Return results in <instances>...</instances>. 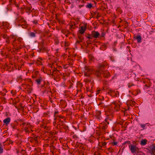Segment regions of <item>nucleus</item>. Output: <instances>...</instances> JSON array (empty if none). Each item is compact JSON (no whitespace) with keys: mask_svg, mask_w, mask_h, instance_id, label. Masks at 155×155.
<instances>
[{"mask_svg":"<svg viewBox=\"0 0 155 155\" xmlns=\"http://www.w3.org/2000/svg\"><path fill=\"white\" fill-rule=\"evenodd\" d=\"M3 37L4 38L7 39L6 40V42L7 43H9L10 41L12 40V38H14V36H11L10 37H8L6 35L4 34L3 35Z\"/></svg>","mask_w":155,"mask_h":155,"instance_id":"12","label":"nucleus"},{"mask_svg":"<svg viewBox=\"0 0 155 155\" xmlns=\"http://www.w3.org/2000/svg\"><path fill=\"white\" fill-rule=\"evenodd\" d=\"M83 5H79V7L80 8H81L82 7H83Z\"/></svg>","mask_w":155,"mask_h":155,"instance_id":"45","label":"nucleus"},{"mask_svg":"<svg viewBox=\"0 0 155 155\" xmlns=\"http://www.w3.org/2000/svg\"><path fill=\"white\" fill-rule=\"evenodd\" d=\"M7 9L8 10H11L12 9L11 8H8V7H7Z\"/></svg>","mask_w":155,"mask_h":155,"instance_id":"43","label":"nucleus"},{"mask_svg":"<svg viewBox=\"0 0 155 155\" xmlns=\"http://www.w3.org/2000/svg\"><path fill=\"white\" fill-rule=\"evenodd\" d=\"M86 7L88 8H91L92 7V5L91 3H89L86 5Z\"/></svg>","mask_w":155,"mask_h":155,"instance_id":"25","label":"nucleus"},{"mask_svg":"<svg viewBox=\"0 0 155 155\" xmlns=\"http://www.w3.org/2000/svg\"><path fill=\"white\" fill-rule=\"evenodd\" d=\"M35 141H36V143H38V140H35Z\"/></svg>","mask_w":155,"mask_h":155,"instance_id":"52","label":"nucleus"},{"mask_svg":"<svg viewBox=\"0 0 155 155\" xmlns=\"http://www.w3.org/2000/svg\"><path fill=\"white\" fill-rule=\"evenodd\" d=\"M58 0L59 1H61V0Z\"/></svg>","mask_w":155,"mask_h":155,"instance_id":"55","label":"nucleus"},{"mask_svg":"<svg viewBox=\"0 0 155 155\" xmlns=\"http://www.w3.org/2000/svg\"><path fill=\"white\" fill-rule=\"evenodd\" d=\"M16 22L18 24L19 26H21L23 28H26L27 26V22L25 19L21 16H19L16 19Z\"/></svg>","mask_w":155,"mask_h":155,"instance_id":"3","label":"nucleus"},{"mask_svg":"<svg viewBox=\"0 0 155 155\" xmlns=\"http://www.w3.org/2000/svg\"><path fill=\"white\" fill-rule=\"evenodd\" d=\"M136 39L137 40V42L140 43L141 42V37L140 35L137 36L136 37Z\"/></svg>","mask_w":155,"mask_h":155,"instance_id":"19","label":"nucleus"},{"mask_svg":"<svg viewBox=\"0 0 155 155\" xmlns=\"http://www.w3.org/2000/svg\"><path fill=\"white\" fill-rule=\"evenodd\" d=\"M100 127L103 130L106 129L107 127V125L106 123H103L101 124L100 125Z\"/></svg>","mask_w":155,"mask_h":155,"instance_id":"14","label":"nucleus"},{"mask_svg":"<svg viewBox=\"0 0 155 155\" xmlns=\"http://www.w3.org/2000/svg\"><path fill=\"white\" fill-rule=\"evenodd\" d=\"M29 35L31 37H35V34L33 32H31L29 33Z\"/></svg>","mask_w":155,"mask_h":155,"instance_id":"24","label":"nucleus"},{"mask_svg":"<svg viewBox=\"0 0 155 155\" xmlns=\"http://www.w3.org/2000/svg\"><path fill=\"white\" fill-rule=\"evenodd\" d=\"M101 91V90H98L96 93V94H99L100 93Z\"/></svg>","mask_w":155,"mask_h":155,"instance_id":"36","label":"nucleus"},{"mask_svg":"<svg viewBox=\"0 0 155 155\" xmlns=\"http://www.w3.org/2000/svg\"><path fill=\"white\" fill-rule=\"evenodd\" d=\"M111 143L114 145H116L117 144V142L114 141L112 142Z\"/></svg>","mask_w":155,"mask_h":155,"instance_id":"32","label":"nucleus"},{"mask_svg":"<svg viewBox=\"0 0 155 155\" xmlns=\"http://www.w3.org/2000/svg\"><path fill=\"white\" fill-rule=\"evenodd\" d=\"M150 152L152 155H155V147H153L151 148Z\"/></svg>","mask_w":155,"mask_h":155,"instance_id":"17","label":"nucleus"},{"mask_svg":"<svg viewBox=\"0 0 155 155\" xmlns=\"http://www.w3.org/2000/svg\"><path fill=\"white\" fill-rule=\"evenodd\" d=\"M108 93L111 96L114 97H116L118 95V92L112 90H109Z\"/></svg>","mask_w":155,"mask_h":155,"instance_id":"9","label":"nucleus"},{"mask_svg":"<svg viewBox=\"0 0 155 155\" xmlns=\"http://www.w3.org/2000/svg\"><path fill=\"white\" fill-rule=\"evenodd\" d=\"M110 59L112 61H114V60H113L112 59V58L111 57H110Z\"/></svg>","mask_w":155,"mask_h":155,"instance_id":"49","label":"nucleus"},{"mask_svg":"<svg viewBox=\"0 0 155 155\" xmlns=\"http://www.w3.org/2000/svg\"><path fill=\"white\" fill-rule=\"evenodd\" d=\"M101 112L100 111L97 110L96 111V118L99 120L100 119Z\"/></svg>","mask_w":155,"mask_h":155,"instance_id":"16","label":"nucleus"},{"mask_svg":"<svg viewBox=\"0 0 155 155\" xmlns=\"http://www.w3.org/2000/svg\"><path fill=\"white\" fill-rule=\"evenodd\" d=\"M101 98H100V99L101 100H104V97H103L102 96L101 97Z\"/></svg>","mask_w":155,"mask_h":155,"instance_id":"41","label":"nucleus"},{"mask_svg":"<svg viewBox=\"0 0 155 155\" xmlns=\"http://www.w3.org/2000/svg\"><path fill=\"white\" fill-rule=\"evenodd\" d=\"M12 40L13 46L14 47H16L17 49L22 48L24 46L22 39L21 37L14 36V38H12Z\"/></svg>","mask_w":155,"mask_h":155,"instance_id":"1","label":"nucleus"},{"mask_svg":"<svg viewBox=\"0 0 155 155\" xmlns=\"http://www.w3.org/2000/svg\"><path fill=\"white\" fill-rule=\"evenodd\" d=\"M21 10H23V9L21 8L20 9V11H21Z\"/></svg>","mask_w":155,"mask_h":155,"instance_id":"51","label":"nucleus"},{"mask_svg":"<svg viewBox=\"0 0 155 155\" xmlns=\"http://www.w3.org/2000/svg\"><path fill=\"white\" fill-rule=\"evenodd\" d=\"M33 22L34 23V24H36L38 23V21H37L36 20H34L33 21Z\"/></svg>","mask_w":155,"mask_h":155,"instance_id":"40","label":"nucleus"},{"mask_svg":"<svg viewBox=\"0 0 155 155\" xmlns=\"http://www.w3.org/2000/svg\"><path fill=\"white\" fill-rule=\"evenodd\" d=\"M84 75L86 76H89L92 72L93 69L89 66L85 67Z\"/></svg>","mask_w":155,"mask_h":155,"instance_id":"5","label":"nucleus"},{"mask_svg":"<svg viewBox=\"0 0 155 155\" xmlns=\"http://www.w3.org/2000/svg\"><path fill=\"white\" fill-rule=\"evenodd\" d=\"M129 147L130 150L133 153H135L138 150V148L135 145L130 144L129 145Z\"/></svg>","mask_w":155,"mask_h":155,"instance_id":"7","label":"nucleus"},{"mask_svg":"<svg viewBox=\"0 0 155 155\" xmlns=\"http://www.w3.org/2000/svg\"><path fill=\"white\" fill-rule=\"evenodd\" d=\"M11 93L13 94V95H14L15 94V91H11Z\"/></svg>","mask_w":155,"mask_h":155,"instance_id":"38","label":"nucleus"},{"mask_svg":"<svg viewBox=\"0 0 155 155\" xmlns=\"http://www.w3.org/2000/svg\"><path fill=\"white\" fill-rule=\"evenodd\" d=\"M65 45L66 46H68V44L67 42H65Z\"/></svg>","mask_w":155,"mask_h":155,"instance_id":"44","label":"nucleus"},{"mask_svg":"<svg viewBox=\"0 0 155 155\" xmlns=\"http://www.w3.org/2000/svg\"><path fill=\"white\" fill-rule=\"evenodd\" d=\"M150 87V85H147V84H146L144 86V87L145 88H148Z\"/></svg>","mask_w":155,"mask_h":155,"instance_id":"33","label":"nucleus"},{"mask_svg":"<svg viewBox=\"0 0 155 155\" xmlns=\"http://www.w3.org/2000/svg\"><path fill=\"white\" fill-rule=\"evenodd\" d=\"M147 140L146 139L142 140L140 142L141 145H145L147 144Z\"/></svg>","mask_w":155,"mask_h":155,"instance_id":"18","label":"nucleus"},{"mask_svg":"<svg viewBox=\"0 0 155 155\" xmlns=\"http://www.w3.org/2000/svg\"><path fill=\"white\" fill-rule=\"evenodd\" d=\"M103 66L101 65L99 69L97 70L96 72V74L98 77H101L102 74L103 76L106 78H107L110 76V73L107 71H105L103 69Z\"/></svg>","mask_w":155,"mask_h":155,"instance_id":"2","label":"nucleus"},{"mask_svg":"<svg viewBox=\"0 0 155 155\" xmlns=\"http://www.w3.org/2000/svg\"><path fill=\"white\" fill-rule=\"evenodd\" d=\"M11 119L9 117H8L4 120L3 122L5 124V125H8L9 123L10 122Z\"/></svg>","mask_w":155,"mask_h":155,"instance_id":"15","label":"nucleus"},{"mask_svg":"<svg viewBox=\"0 0 155 155\" xmlns=\"http://www.w3.org/2000/svg\"><path fill=\"white\" fill-rule=\"evenodd\" d=\"M86 28L87 25H85L84 26H81L79 30V32L81 34H83L84 33Z\"/></svg>","mask_w":155,"mask_h":155,"instance_id":"13","label":"nucleus"},{"mask_svg":"<svg viewBox=\"0 0 155 155\" xmlns=\"http://www.w3.org/2000/svg\"><path fill=\"white\" fill-rule=\"evenodd\" d=\"M27 12H28L31 10V8L30 7H26L25 8Z\"/></svg>","mask_w":155,"mask_h":155,"instance_id":"23","label":"nucleus"},{"mask_svg":"<svg viewBox=\"0 0 155 155\" xmlns=\"http://www.w3.org/2000/svg\"><path fill=\"white\" fill-rule=\"evenodd\" d=\"M3 91L5 93H6L7 92V91H6V90L5 89H4L3 90Z\"/></svg>","mask_w":155,"mask_h":155,"instance_id":"48","label":"nucleus"},{"mask_svg":"<svg viewBox=\"0 0 155 155\" xmlns=\"http://www.w3.org/2000/svg\"><path fill=\"white\" fill-rule=\"evenodd\" d=\"M9 2L10 4H13L15 3V0H9Z\"/></svg>","mask_w":155,"mask_h":155,"instance_id":"28","label":"nucleus"},{"mask_svg":"<svg viewBox=\"0 0 155 155\" xmlns=\"http://www.w3.org/2000/svg\"><path fill=\"white\" fill-rule=\"evenodd\" d=\"M3 149L2 145L0 144V154H1L3 153Z\"/></svg>","mask_w":155,"mask_h":155,"instance_id":"22","label":"nucleus"},{"mask_svg":"<svg viewBox=\"0 0 155 155\" xmlns=\"http://www.w3.org/2000/svg\"><path fill=\"white\" fill-rule=\"evenodd\" d=\"M9 24L7 22H3L0 24V28L4 29L5 31H6L7 29L9 28Z\"/></svg>","mask_w":155,"mask_h":155,"instance_id":"6","label":"nucleus"},{"mask_svg":"<svg viewBox=\"0 0 155 155\" xmlns=\"http://www.w3.org/2000/svg\"><path fill=\"white\" fill-rule=\"evenodd\" d=\"M106 144V143H103V146H105Z\"/></svg>","mask_w":155,"mask_h":155,"instance_id":"47","label":"nucleus"},{"mask_svg":"<svg viewBox=\"0 0 155 155\" xmlns=\"http://www.w3.org/2000/svg\"><path fill=\"white\" fill-rule=\"evenodd\" d=\"M15 6L17 7L18 6V5H15Z\"/></svg>","mask_w":155,"mask_h":155,"instance_id":"53","label":"nucleus"},{"mask_svg":"<svg viewBox=\"0 0 155 155\" xmlns=\"http://www.w3.org/2000/svg\"><path fill=\"white\" fill-rule=\"evenodd\" d=\"M40 60H42V59H41V58H40Z\"/></svg>","mask_w":155,"mask_h":155,"instance_id":"57","label":"nucleus"},{"mask_svg":"<svg viewBox=\"0 0 155 155\" xmlns=\"http://www.w3.org/2000/svg\"><path fill=\"white\" fill-rule=\"evenodd\" d=\"M134 85V84L131 83H129L128 84V87H130Z\"/></svg>","mask_w":155,"mask_h":155,"instance_id":"27","label":"nucleus"},{"mask_svg":"<svg viewBox=\"0 0 155 155\" xmlns=\"http://www.w3.org/2000/svg\"><path fill=\"white\" fill-rule=\"evenodd\" d=\"M22 127L24 128V130L26 133L33 131V127L30 124L23 123Z\"/></svg>","mask_w":155,"mask_h":155,"instance_id":"4","label":"nucleus"},{"mask_svg":"<svg viewBox=\"0 0 155 155\" xmlns=\"http://www.w3.org/2000/svg\"><path fill=\"white\" fill-rule=\"evenodd\" d=\"M132 104H133L134 105L135 104V102L134 101H132Z\"/></svg>","mask_w":155,"mask_h":155,"instance_id":"46","label":"nucleus"},{"mask_svg":"<svg viewBox=\"0 0 155 155\" xmlns=\"http://www.w3.org/2000/svg\"><path fill=\"white\" fill-rule=\"evenodd\" d=\"M105 33L104 32H103L101 34V36L103 37L105 35Z\"/></svg>","mask_w":155,"mask_h":155,"instance_id":"34","label":"nucleus"},{"mask_svg":"<svg viewBox=\"0 0 155 155\" xmlns=\"http://www.w3.org/2000/svg\"><path fill=\"white\" fill-rule=\"evenodd\" d=\"M41 81L42 79L41 78H39L36 80V82L38 85H39L41 84Z\"/></svg>","mask_w":155,"mask_h":155,"instance_id":"20","label":"nucleus"},{"mask_svg":"<svg viewBox=\"0 0 155 155\" xmlns=\"http://www.w3.org/2000/svg\"><path fill=\"white\" fill-rule=\"evenodd\" d=\"M124 115H125V114H126V113H125V112H124Z\"/></svg>","mask_w":155,"mask_h":155,"instance_id":"54","label":"nucleus"},{"mask_svg":"<svg viewBox=\"0 0 155 155\" xmlns=\"http://www.w3.org/2000/svg\"><path fill=\"white\" fill-rule=\"evenodd\" d=\"M93 37H92V35H91L90 36L87 37V38L89 39H91Z\"/></svg>","mask_w":155,"mask_h":155,"instance_id":"37","label":"nucleus"},{"mask_svg":"<svg viewBox=\"0 0 155 155\" xmlns=\"http://www.w3.org/2000/svg\"><path fill=\"white\" fill-rule=\"evenodd\" d=\"M0 94L3 95H5V93L4 92H0Z\"/></svg>","mask_w":155,"mask_h":155,"instance_id":"39","label":"nucleus"},{"mask_svg":"<svg viewBox=\"0 0 155 155\" xmlns=\"http://www.w3.org/2000/svg\"><path fill=\"white\" fill-rule=\"evenodd\" d=\"M21 77H18V78H17V80L18 81H21Z\"/></svg>","mask_w":155,"mask_h":155,"instance_id":"35","label":"nucleus"},{"mask_svg":"<svg viewBox=\"0 0 155 155\" xmlns=\"http://www.w3.org/2000/svg\"><path fill=\"white\" fill-rule=\"evenodd\" d=\"M86 82H88V81H86Z\"/></svg>","mask_w":155,"mask_h":155,"instance_id":"56","label":"nucleus"},{"mask_svg":"<svg viewBox=\"0 0 155 155\" xmlns=\"http://www.w3.org/2000/svg\"><path fill=\"white\" fill-rule=\"evenodd\" d=\"M146 124H140V126L142 128H143V129H146Z\"/></svg>","mask_w":155,"mask_h":155,"instance_id":"26","label":"nucleus"},{"mask_svg":"<svg viewBox=\"0 0 155 155\" xmlns=\"http://www.w3.org/2000/svg\"><path fill=\"white\" fill-rule=\"evenodd\" d=\"M56 71V69H54V70L53 71V72H54V71Z\"/></svg>","mask_w":155,"mask_h":155,"instance_id":"50","label":"nucleus"},{"mask_svg":"<svg viewBox=\"0 0 155 155\" xmlns=\"http://www.w3.org/2000/svg\"><path fill=\"white\" fill-rule=\"evenodd\" d=\"M98 105L100 106L101 107H105V108L106 107H105V105L104 104V103H103L102 102H101L100 103H99L98 104Z\"/></svg>","mask_w":155,"mask_h":155,"instance_id":"21","label":"nucleus"},{"mask_svg":"<svg viewBox=\"0 0 155 155\" xmlns=\"http://www.w3.org/2000/svg\"><path fill=\"white\" fill-rule=\"evenodd\" d=\"M113 104L112 107H114L116 110L118 111L120 107V103L119 102H114Z\"/></svg>","mask_w":155,"mask_h":155,"instance_id":"10","label":"nucleus"},{"mask_svg":"<svg viewBox=\"0 0 155 155\" xmlns=\"http://www.w3.org/2000/svg\"><path fill=\"white\" fill-rule=\"evenodd\" d=\"M80 38V41H77L76 42V44L79 43L80 42H81L82 40H83V38Z\"/></svg>","mask_w":155,"mask_h":155,"instance_id":"29","label":"nucleus"},{"mask_svg":"<svg viewBox=\"0 0 155 155\" xmlns=\"http://www.w3.org/2000/svg\"><path fill=\"white\" fill-rule=\"evenodd\" d=\"M91 35L93 37L95 38H97L100 36V34L98 31H93L91 33Z\"/></svg>","mask_w":155,"mask_h":155,"instance_id":"11","label":"nucleus"},{"mask_svg":"<svg viewBox=\"0 0 155 155\" xmlns=\"http://www.w3.org/2000/svg\"><path fill=\"white\" fill-rule=\"evenodd\" d=\"M36 63L37 64H42L41 62L39 60H37L36 61Z\"/></svg>","mask_w":155,"mask_h":155,"instance_id":"31","label":"nucleus"},{"mask_svg":"<svg viewBox=\"0 0 155 155\" xmlns=\"http://www.w3.org/2000/svg\"><path fill=\"white\" fill-rule=\"evenodd\" d=\"M89 57L91 60H92L94 59V57L91 55H89Z\"/></svg>","mask_w":155,"mask_h":155,"instance_id":"30","label":"nucleus"},{"mask_svg":"<svg viewBox=\"0 0 155 155\" xmlns=\"http://www.w3.org/2000/svg\"><path fill=\"white\" fill-rule=\"evenodd\" d=\"M58 112V111H55L54 113V120H58L62 122V121H61V119H64V117L61 116H58L57 114Z\"/></svg>","mask_w":155,"mask_h":155,"instance_id":"8","label":"nucleus"},{"mask_svg":"<svg viewBox=\"0 0 155 155\" xmlns=\"http://www.w3.org/2000/svg\"><path fill=\"white\" fill-rule=\"evenodd\" d=\"M103 47H104L105 48H106V45H103L101 47V48H103Z\"/></svg>","mask_w":155,"mask_h":155,"instance_id":"42","label":"nucleus"}]
</instances>
